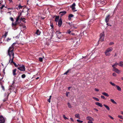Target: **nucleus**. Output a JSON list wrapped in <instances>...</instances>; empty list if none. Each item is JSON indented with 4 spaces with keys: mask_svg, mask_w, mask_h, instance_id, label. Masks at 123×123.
I'll use <instances>...</instances> for the list:
<instances>
[{
    "mask_svg": "<svg viewBox=\"0 0 123 123\" xmlns=\"http://www.w3.org/2000/svg\"><path fill=\"white\" fill-rule=\"evenodd\" d=\"M4 7H5L4 5H2V6L0 7V9L1 10Z\"/></svg>",
    "mask_w": 123,
    "mask_h": 123,
    "instance_id": "nucleus-47",
    "label": "nucleus"
},
{
    "mask_svg": "<svg viewBox=\"0 0 123 123\" xmlns=\"http://www.w3.org/2000/svg\"><path fill=\"white\" fill-rule=\"evenodd\" d=\"M5 119L2 115L0 116V123H5Z\"/></svg>",
    "mask_w": 123,
    "mask_h": 123,
    "instance_id": "nucleus-8",
    "label": "nucleus"
},
{
    "mask_svg": "<svg viewBox=\"0 0 123 123\" xmlns=\"http://www.w3.org/2000/svg\"><path fill=\"white\" fill-rule=\"evenodd\" d=\"M95 103L96 105L100 107H102L103 106V105L102 104L96 102Z\"/></svg>",
    "mask_w": 123,
    "mask_h": 123,
    "instance_id": "nucleus-16",
    "label": "nucleus"
},
{
    "mask_svg": "<svg viewBox=\"0 0 123 123\" xmlns=\"http://www.w3.org/2000/svg\"><path fill=\"white\" fill-rule=\"evenodd\" d=\"M1 87L2 88V89L3 90V91H4L5 90V89L4 86L2 85H1Z\"/></svg>",
    "mask_w": 123,
    "mask_h": 123,
    "instance_id": "nucleus-39",
    "label": "nucleus"
},
{
    "mask_svg": "<svg viewBox=\"0 0 123 123\" xmlns=\"http://www.w3.org/2000/svg\"><path fill=\"white\" fill-rule=\"evenodd\" d=\"M76 6L75 3H74L70 6V7L72 8L73 10H74L75 9V6Z\"/></svg>",
    "mask_w": 123,
    "mask_h": 123,
    "instance_id": "nucleus-14",
    "label": "nucleus"
},
{
    "mask_svg": "<svg viewBox=\"0 0 123 123\" xmlns=\"http://www.w3.org/2000/svg\"><path fill=\"white\" fill-rule=\"evenodd\" d=\"M110 83L113 86H115V84L114 83H112V82H110Z\"/></svg>",
    "mask_w": 123,
    "mask_h": 123,
    "instance_id": "nucleus-38",
    "label": "nucleus"
},
{
    "mask_svg": "<svg viewBox=\"0 0 123 123\" xmlns=\"http://www.w3.org/2000/svg\"><path fill=\"white\" fill-rule=\"evenodd\" d=\"M56 34L57 38L59 39H60V37L62 35L61 34V32H60V31L59 30L57 31H56Z\"/></svg>",
    "mask_w": 123,
    "mask_h": 123,
    "instance_id": "nucleus-7",
    "label": "nucleus"
},
{
    "mask_svg": "<svg viewBox=\"0 0 123 123\" xmlns=\"http://www.w3.org/2000/svg\"><path fill=\"white\" fill-rule=\"evenodd\" d=\"M15 45V43H14L12 45V46H13V45Z\"/></svg>",
    "mask_w": 123,
    "mask_h": 123,
    "instance_id": "nucleus-64",
    "label": "nucleus"
},
{
    "mask_svg": "<svg viewBox=\"0 0 123 123\" xmlns=\"http://www.w3.org/2000/svg\"><path fill=\"white\" fill-rule=\"evenodd\" d=\"M121 113L123 115V111H121Z\"/></svg>",
    "mask_w": 123,
    "mask_h": 123,
    "instance_id": "nucleus-61",
    "label": "nucleus"
},
{
    "mask_svg": "<svg viewBox=\"0 0 123 123\" xmlns=\"http://www.w3.org/2000/svg\"><path fill=\"white\" fill-rule=\"evenodd\" d=\"M105 35L104 34V32H102L100 35V38L99 40L100 41L103 42L104 41Z\"/></svg>",
    "mask_w": 123,
    "mask_h": 123,
    "instance_id": "nucleus-4",
    "label": "nucleus"
},
{
    "mask_svg": "<svg viewBox=\"0 0 123 123\" xmlns=\"http://www.w3.org/2000/svg\"><path fill=\"white\" fill-rule=\"evenodd\" d=\"M86 120H89L88 121L92 122L94 121V119L91 117H86Z\"/></svg>",
    "mask_w": 123,
    "mask_h": 123,
    "instance_id": "nucleus-10",
    "label": "nucleus"
},
{
    "mask_svg": "<svg viewBox=\"0 0 123 123\" xmlns=\"http://www.w3.org/2000/svg\"><path fill=\"white\" fill-rule=\"evenodd\" d=\"M70 25L71 26V27L72 28L73 27H74V25Z\"/></svg>",
    "mask_w": 123,
    "mask_h": 123,
    "instance_id": "nucleus-50",
    "label": "nucleus"
},
{
    "mask_svg": "<svg viewBox=\"0 0 123 123\" xmlns=\"http://www.w3.org/2000/svg\"><path fill=\"white\" fill-rule=\"evenodd\" d=\"M118 65L119 66L121 67H123V62H120Z\"/></svg>",
    "mask_w": 123,
    "mask_h": 123,
    "instance_id": "nucleus-26",
    "label": "nucleus"
},
{
    "mask_svg": "<svg viewBox=\"0 0 123 123\" xmlns=\"http://www.w3.org/2000/svg\"><path fill=\"white\" fill-rule=\"evenodd\" d=\"M39 61L40 62H42L43 61V58L41 57H39Z\"/></svg>",
    "mask_w": 123,
    "mask_h": 123,
    "instance_id": "nucleus-33",
    "label": "nucleus"
},
{
    "mask_svg": "<svg viewBox=\"0 0 123 123\" xmlns=\"http://www.w3.org/2000/svg\"><path fill=\"white\" fill-rule=\"evenodd\" d=\"M94 110L95 111H98V110L97 109H96V108H94Z\"/></svg>",
    "mask_w": 123,
    "mask_h": 123,
    "instance_id": "nucleus-58",
    "label": "nucleus"
},
{
    "mask_svg": "<svg viewBox=\"0 0 123 123\" xmlns=\"http://www.w3.org/2000/svg\"><path fill=\"white\" fill-rule=\"evenodd\" d=\"M50 99H51L49 98V99L48 100V101L49 103L50 102Z\"/></svg>",
    "mask_w": 123,
    "mask_h": 123,
    "instance_id": "nucleus-54",
    "label": "nucleus"
},
{
    "mask_svg": "<svg viewBox=\"0 0 123 123\" xmlns=\"http://www.w3.org/2000/svg\"><path fill=\"white\" fill-rule=\"evenodd\" d=\"M93 98L95 100L97 101H99V99L98 98L94 97H93Z\"/></svg>",
    "mask_w": 123,
    "mask_h": 123,
    "instance_id": "nucleus-32",
    "label": "nucleus"
},
{
    "mask_svg": "<svg viewBox=\"0 0 123 123\" xmlns=\"http://www.w3.org/2000/svg\"><path fill=\"white\" fill-rule=\"evenodd\" d=\"M113 44H114V43L112 42H111L109 44L110 45H112Z\"/></svg>",
    "mask_w": 123,
    "mask_h": 123,
    "instance_id": "nucleus-52",
    "label": "nucleus"
},
{
    "mask_svg": "<svg viewBox=\"0 0 123 123\" xmlns=\"http://www.w3.org/2000/svg\"><path fill=\"white\" fill-rule=\"evenodd\" d=\"M63 117L64 118V119L65 120H66V119H68V118H67V117H66L64 115H63Z\"/></svg>",
    "mask_w": 123,
    "mask_h": 123,
    "instance_id": "nucleus-36",
    "label": "nucleus"
},
{
    "mask_svg": "<svg viewBox=\"0 0 123 123\" xmlns=\"http://www.w3.org/2000/svg\"><path fill=\"white\" fill-rule=\"evenodd\" d=\"M104 106L109 111L110 110V108L108 106L105 104L104 105Z\"/></svg>",
    "mask_w": 123,
    "mask_h": 123,
    "instance_id": "nucleus-24",
    "label": "nucleus"
},
{
    "mask_svg": "<svg viewBox=\"0 0 123 123\" xmlns=\"http://www.w3.org/2000/svg\"><path fill=\"white\" fill-rule=\"evenodd\" d=\"M11 38H7V42H8L9 41V40H11Z\"/></svg>",
    "mask_w": 123,
    "mask_h": 123,
    "instance_id": "nucleus-49",
    "label": "nucleus"
},
{
    "mask_svg": "<svg viewBox=\"0 0 123 123\" xmlns=\"http://www.w3.org/2000/svg\"><path fill=\"white\" fill-rule=\"evenodd\" d=\"M14 83V82H13V83L12 84V85H11L10 86V88H9V89H12V87L13 88L14 87V85L13 84Z\"/></svg>",
    "mask_w": 123,
    "mask_h": 123,
    "instance_id": "nucleus-30",
    "label": "nucleus"
},
{
    "mask_svg": "<svg viewBox=\"0 0 123 123\" xmlns=\"http://www.w3.org/2000/svg\"><path fill=\"white\" fill-rule=\"evenodd\" d=\"M74 16V15L72 14H70L68 16V19L69 20H70L71 19V17H73Z\"/></svg>",
    "mask_w": 123,
    "mask_h": 123,
    "instance_id": "nucleus-20",
    "label": "nucleus"
},
{
    "mask_svg": "<svg viewBox=\"0 0 123 123\" xmlns=\"http://www.w3.org/2000/svg\"><path fill=\"white\" fill-rule=\"evenodd\" d=\"M101 98L104 99H106L105 98V97L104 96H103V95H101Z\"/></svg>",
    "mask_w": 123,
    "mask_h": 123,
    "instance_id": "nucleus-43",
    "label": "nucleus"
},
{
    "mask_svg": "<svg viewBox=\"0 0 123 123\" xmlns=\"http://www.w3.org/2000/svg\"><path fill=\"white\" fill-rule=\"evenodd\" d=\"M77 121L78 122H79V123H82L83 122V121H81L79 119H77Z\"/></svg>",
    "mask_w": 123,
    "mask_h": 123,
    "instance_id": "nucleus-35",
    "label": "nucleus"
},
{
    "mask_svg": "<svg viewBox=\"0 0 123 123\" xmlns=\"http://www.w3.org/2000/svg\"><path fill=\"white\" fill-rule=\"evenodd\" d=\"M16 69H14L12 71V73L13 75L14 76H15V75H16Z\"/></svg>",
    "mask_w": 123,
    "mask_h": 123,
    "instance_id": "nucleus-15",
    "label": "nucleus"
},
{
    "mask_svg": "<svg viewBox=\"0 0 123 123\" xmlns=\"http://www.w3.org/2000/svg\"><path fill=\"white\" fill-rule=\"evenodd\" d=\"M58 22V26L59 27H60L61 26L62 24V20L61 18H60Z\"/></svg>",
    "mask_w": 123,
    "mask_h": 123,
    "instance_id": "nucleus-11",
    "label": "nucleus"
},
{
    "mask_svg": "<svg viewBox=\"0 0 123 123\" xmlns=\"http://www.w3.org/2000/svg\"><path fill=\"white\" fill-rule=\"evenodd\" d=\"M7 8L8 9H13V8L12 7L11 8Z\"/></svg>",
    "mask_w": 123,
    "mask_h": 123,
    "instance_id": "nucleus-55",
    "label": "nucleus"
},
{
    "mask_svg": "<svg viewBox=\"0 0 123 123\" xmlns=\"http://www.w3.org/2000/svg\"><path fill=\"white\" fill-rule=\"evenodd\" d=\"M111 17L109 14L108 15L105 17V21L107 23L110 19V18Z\"/></svg>",
    "mask_w": 123,
    "mask_h": 123,
    "instance_id": "nucleus-9",
    "label": "nucleus"
},
{
    "mask_svg": "<svg viewBox=\"0 0 123 123\" xmlns=\"http://www.w3.org/2000/svg\"><path fill=\"white\" fill-rule=\"evenodd\" d=\"M8 32H6L4 34V36H5V37H6L7 36V35Z\"/></svg>",
    "mask_w": 123,
    "mask_h": 123,
    "instance_id": "nucleus-45",
    "label": "nucleus"
},
{
    "mask_svg": "<svg viewBox=\"0 0 123 123\" xmlns=\"http://www.w3.org/2000/svg\"><path fill=\"white\" fill-rule=\"evenodd\" d=\"M39 77H37V78H36V80H37L38 79H39Z\"/></svg>",
    "mask_w": 123,
    "mask_h": 123,
    "instance_id": "nucleus-62",
    "label": "nucleus"
},
{
    "mask_svg": "<svg viewBox=\"0 0 123 123\" xmlns=\"http://www.w3.org/2000/svg\"><path fill=\"white\" fill-rule=\"evenodd\" d=\"M113 48L112 47H110L107 48L105 51V55L106 56H109L110 55V52L112 50Z\"/></svg>",
    "mask_w": 123,
    "mask_h": 123,
    "instance_id": "nucleus-3",
    "label": "nucleus"
},
{
    "mask_svg": "<svg viewBox=\"0 0 123 123\" xmlns=\"http://www.w3.org/2000/svg\"><path fill=\"white\" fill-rule=\"evenodd\" d=\"M107 25L108 26H111V25L110 24H109V23H107Z\"/></svg>",
    "mask_w": 123,
    "mask_h": 123,
    "instance_id": "nucleus-51",
    "label": "nucleus"
},
{
    "mask_svg": "<svg viewBox=\"0 0 123 123\" xmlns=\"http://www.w3.org/2000/svg\"><path fill=\"white\" fill-rule=\"evenodd\" d=\"M102 94L104 96H106L107 97H109V95H108V93H106L105 92H103L102 93Z\"/></svg>",
    "mask_w": 123,
    "mask_h": 123,
    "instance_id": "nucleus-22",
    "label": "nucleus"
},
{
    "mask_svg": "<svg viewBox=\"0 0 123 123\" xmlns=\"http://www.w3.org/2000/svg\"><path fill=\"white\" fill-rule=\"evenodd\" d=\"M22 15V13L21 12H20V13H18V14L17 16H19V20H20V23L21 21L22 20V21L25 23V18H23L22 17L21 18L20 17Z\"/></svg>",
    "mask_w": 123,
    "mask_h": 123,
    "instance_id": "nucleus-5",
    "label": "nucleus"
},
{
    "mask_svg": "<svg viewBox=\"0 0 123 123\" xmlns=\"http://www.w3.org/2000/svg\"><path fill=\"white\" fill-rule=\"evenodd\" d=\"M12 63L14 64L15 67L18 68V65H17L15 62H13Z\"/></svg>",
    "mask_w": 123,
    "mask_h": 123,
    "instance_id": "nucleus-34",
    "label": "nucleus"
},
{
    "mask_svg": "<svg viewBox=\"0 0 123 123\" xmlns=\"http://www.w3.org/2000/svg\"><path fill=\"white\" fill-rule=\"evenodd\" d=\"M50 26L51 27V28L52 29H54V26L53 25V24L52 23H50Z\"/></svg>",
    "mask_w": 123,
    "mask_h": 123,
    "instance_id": "nucleus-40",
    "label": "nucleus"
},
{
    "mask_svg": "<svg viewBox=\"0 0 123 123\" xmlns=\"http://www.w3.org/2000/svg\"><path fill=\"white\" fill-rule=\"evenodd\" d=\"M7 13H9L10 15H11V14H12V13H11V11H10V12H7Z\"/></svg>",
    "mask_w": 123,
    "mask_h": 123,
    "instance_id": "nucleus-56",
    "label": "nucleus"
},
{
    "mask_svg": "<svg viewBox=\"0 0 123 123\" xmlns=\"http://www.w3.org/2000/svg\"><path fill=\"white\" fill-rule=\"evenodd\" d=\"M112 75L114 76H116V74L115 73H113Z\"/></svg>",
    "mask_w": 123,
    "mask_h": 123,
    "instance_id": "nucleus-48",
    "label": "nucleus"
},
{
    "mask_svg": "<svg viewBox=\"0 0 123 123\" xmlns=\"http://www.w3.org/2000/svg\"><path fill=\"white\" fill-rule=\"evenodd\" d=\"M118 117L121 119H123V117L122 116L118 115Z\"/></svg>",
    "mask_w": 123,
    "mask_h": 123,
    "instance_id": "nucleus-37",
    "label": "nucleus"
},
{
    "mask_svg": "<svg viewBox=\"0 0 123 123\" xmlns=\"http://www.w3.org/2000/svg\"><path fill=\"white\" fill-rule=\"evenodd\" d=\"M71 69H68L66 72L64 74H68V73L69 72H70V73H71V72H70V71H71Z\"/></svg>",
    "mask_w": 123,
    "mask_h": 123,
    "instance_id": "nucleus-18",
    "label": "nucleus"
},
{
    "mask_svg": "<svg viewBox=\"0 0 123 123\" xmlns=\"http://www.w3.org/2000/svg\"><path fill=\"white\" fill-rule=\"evenodd\" d=\"M111 101L113 104H117V103L115 102L113 99H110Z\"/></svg>",
    "mask_w": 123,
    "mask_h": 123,
    "instance_id": "nucleus-25",
    "label": "nucleus"
},
{
    "mask_svg": "<svg viewBox=\"0 0 123 123\" xmlns=\"http://www.w3.org/2000/svg\"><path fill=\"white\" fill-rule=\"evenodd\" d=\"M67 13V12L65 11H63L60 12L59 14L61 16H62L64 15L65 14Z\"/></svg>",
    "mask_w": 123,
    "mask_h": 123,
    "instance_id": "nucleus-12",
    "label": "nucleus"
},
{
    "mask_svg": "<svg viewBox=\"0 0 123 123\" xmlns=\"http://www.w3.org/2000/svg\"><path fill=\"white\" fill-rule=\"evenodd\" d=\"M88 123H93L92 122H90V121H88Z\"/></svg>",
    "mask_w": 123,
    "mask_h": 123,
    "instance_id": "nucleus-59",
    "label": "nucleus"
},
{
    "mask_svg": "<svg viewBox=\"0 0 123 123\" xmlns=\"http://www.w3.org/2000/svg\"><path fill=\"white\" fill-rule=\"evenodd\" d=\"M51 96H49V98H50L51 99Z\"/></svg>",
    "mask_w": 123,
    "mask_h": 123,
    "instance_id": "nucleus-63",
    "label": "nucleus"
},
{
    "mask_svg": "<svg viewBox=\"0 0 123 123\" xmlns=\"http://www.w3.org/2000/svg\"><path fill=\"white\" fill-rule=\"evenodd\" d=\"M68 107L69 108H71L72 107L71 104L70 103H68Z\"/></svg>",
    "mask_w": 123,
    "mask_h": 123,
    "instance_id": "nucleus-29",
    "label": "nucleus"
},
{
    "mask_svg": "<svg viewBox=\"0 0 123 123\" xmlns=\"http://www.w3.org/2000/svg\"><path fill=\"white\" fill-rule=\"evenodd\" d=\"M70 119L71 120L73 121V122L74 121V119L72 118H70Z\"/></svg>",
    "mask_w": 123,
    "mask_h": 123,
    "instance_id": "nucleus-57",
    "label": "nucleus"
},
{
    "mask_svg": "<svg viewBox=\"0 0 123 123\" xmlns=\"http://www.w3.org/2000/svg\"><path fill=\"white\" fill-rule=\"evenodd\" d=\"M116 87H117V89L119 91H121V88L118 86H116Z\"/></svg>",
    "mask_w": 123,
    "mask_h": 123,
    "instance_id": "nucleus-27",
    "label": "nucleus"
},
{
    "mask_svg": "<svg viewBox=\"0 0 123 123\" xmlns=\"http://www.w3.org/2000/svg\"><path fill=\"white\" fill-rule=\"evenodd\" d=\"M118 65V64L117 62H116L114 65H112V67H113V69L114 68H116L115 67H116Z\"/></svg>",
    "mask_w": 123,
    "mask_h": 123,
    "instance_id": "nucleus-19",
    "label": "nucleus"
},
{
    "mask_svg": "<svg viewBox=\"0 0 123 123\" xmlns=\"http://www.w3.org/2000/svg\"><path fill=\"white\" fill-rule=\"evenodd\" d=\"M18 69L20 71H25V66L23 65H22L21 66L18 67Z\"/></svg>",
    "mask_w": 123,
    "mask_h": 123,
    "instance_id": "nucleus-6",
    "label": "nucleus"
},
{
    "mask_svg": "<svg viewBox=\"0 0 123 123\" xmlns=\"http://www.w3.org/2000/svg\"><path fill=\"white\" fill-rule=\"evenodd\" d=\"M41 33V32L40 31H39V30H37L36 31V33L37 34V35H39Z\"/></svg>",
    "mask_w": 123,
    "mask_h": 123,
    "instance_id": "nucleus-23",
    "label": "nucleus"
},
{
    "mask_svg": "<svg viewBox=\"0 0 123 123\" xmlns=\"http://www.w3.org/2000/svg\"><path fill=\"white\" fill-rule=\"evenodd\" d=\"M10 20L13 22L14 21L13 18L12 17H11L10 18Z\"/></svg>",
    "mask_w": 123,
    "mask_h": 123,
    "instance_id": "nucleus-44",
    "label": "nucleus"
},
{
    "mask_svg": "<svg viewBox=\"0 0 123 123\" xmlns=\"http://www.w3.org/2000/svg\"><path fill=\"white\" fill-rule=\"evenodd\" d=\"M19 16H17L16 17V21L14 23L12 22V26L15 27L14 29H16V25L18 24H19L20 23V20H19Z\"/></svg>",
    "mask_w": 123,
    "mask_h": 123,
    "instance_id": "nucleus-2",
    "label": "nucleus"
},
{
    "mask_svg": "<svg viewBox=\"0 0 123 123\" xmlns=\"http://www.w3.org/2000/svg\"><path fill=\"white\" fill-rule=\"evenodd\" d=\"M23 6H21V5H19L18 6V8H19V9H21L23 7Z\"/></svg>",
    "mask_w": 123,
    "mask_h": 123,
    "instance_id": "nucleus-41",
    "label": "nucleus"
},
{
    "mask_svg": "<svg viewBox=\"0 0 123 123\" xmlns=\"http://www.w3.org/2000/svg\"><path fill=\"white\" fill-rule=\"evenodd\" d=\"M108 116L111 118L112 119H114L113 118V117H111V116H110V115H109Z\"/></svg>",
    "mask_w": 123,
    "mask_h": 123,
    "instance_id": "nucleus-46",
    "label": "nucleus"
},
{
    "mask_svg": "<svg viewBox=\"0 0 123 123\" xmlns=\"http://www.w3.org/2000/svg\"><path fill=\"white\" fill-rule=\"evenodd\" d=\"M75 117L78 119H80V117L79 115V114H75Z\"/></svg>",
    "mask_w": 123,
    "mask_h": 123,
    "instance_id": "nucleus-21",
    "label": "nucleus"
},
{
    "mask_svg": "<svg viewBox=\"0 0 123 123\" xmlns=\"http://www.w3.org/2000/svg\"><path fill=\"white\" fill-rule=\"evenodd\" d=\"M7 93H8V95H7V98H5L3 100V102H4L5 101H6V100H7V97H8V96H9V94H10V93H9L8 92H7Z\"/></svg>",
    "mask_w": 123,
    "mask_h": 123,
    "instance_id": "nucleus-28",
    "label": "nucleus"
},
{
    "mask_svg": "<svg viewBox=\"0 0 123 123\" xmlns=\"http://www.w3.org/2000/svg\"><path fill=\"white\" fill-rule=\"evenodd\" d=\"M71 32V31L70 30H68L67 31V33L69 34H70Z\"/></svg>",
    "mask_w": 123,
    "mask_h": 123,
    "instance_id": "nucleus-42",
    "label": "nucleus"
},
{
    "mask_svg": "<svg viewBox=\"0 0 123 123\" xmlns=\"http://www.w3.org/2000/svg\"><path fill=\"white\" fill-rule=\"evenodd\" d=\"M26 76V75L25 74H23L21 75V77L22 78H25Z\"/></svg>",
    "mask_w": 123,
    "mask_h": 123,
    "instance_id": "nucleus-31",
    "label": "nucleus"
},
{
    "mask_svg": "<svg viewBox=\"0 0 123 123\" xmlns=\"http://www.w3.org/2000/svg\"><path fill=\"white\" fill-rule=\"evenodd\" d=\"M113 70L118 74L120 72L119 70L116 68H114L113 69Z\"/></svg>",
    "mask_w": 123,
    "mask_h": 123,
    "instance_id": "nucleus-13",
    "label": "nucleus"
},
{
    "mask_svg": "<svg viewBox=\"0 0 123 123\" xmlns=\"http://www.w3.org/2000/svg\"><path fill=\"white\" fill-rule=\"evenodd\" d=\"M14 47L12 46L10 47L8 51L7 54L9 57V63L11 64L14 62L13 61L14 58V53L13 52V49Z\"/></svg>",
    "mask_w": 123,
    "mask_h": 123,
    "instance_id": "nucleus-1",
    "label": "nucleus"
},
{
    "mask_svg": "<svg viewBox=\"0 0 123 123\" xmlns=\"http://www.w3.org/2000/svg\"><path fill=\"white\" fill-rule=\"evenodd\" d=\"M71 88V87H68V90H69V89H70V88Z\"/></svg>",
    "mask_w": 123,
    "mask_h": 123,
    "instance_id": "nucleus-60",
    "label": "nucleus"
},
{
    "mask_svg": "<svg viewBox=\"0 0 123 123\" xmlns=\"http://www.w3.org/2000/svg\"><path fill=\"white\" fill-rule=\"evenodd\" d=\"M95 90L97 92H98L99 91V90L97 88H95Z\"/></svg>",
    "mask_w": 123,
    "mask_h": 123,
    "instance_id": "nucleus-53",
    "label": "nucleus"
},
{
    "mask_svg": "<svg viewBox=\"0 0 123 123\" xmlns=\"http://www.w3.org/2000/svg\"><path fill=\"white\" fill-rule=\"evenodd\" d=\"M59 18V16H56L55 19V21L56 22H58V20Z\"/></svg>",
    "mask_w": 123,
    "mask_h": 123,
    "instance_id": "nucleus-17",
    "label": "nucleus"
}]
</instances>
